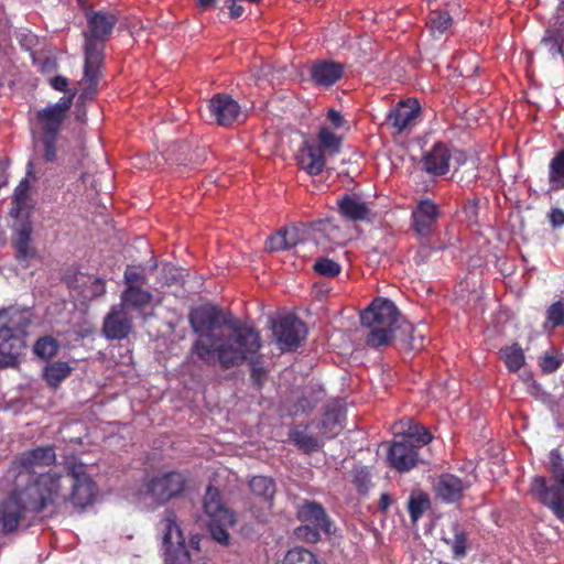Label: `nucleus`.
Wrapping results in <instances>:
<instances>
[{"label": "nucleus", "instance_id": "nucleus-1", "mask_svg": "<svg viewBox=\"0 0 564 564\" xmlns=\"http://www.w3.org/2000/svg\"><path fill=\"white\" fill-rule=\"evenodd\" d=\"M55 460L52 446H39L15 458V487L0 503V525L4 533L15 531L22 521L46 509L57 511L67 503L83 509L93 503L96 490L83 463H67L65 474L50 470L34 475L36 469Z\"/></svg>", "mask_w": 564, "mask_h": 564}, {"label": "nucleus", "instance_id": "nucleus-2", "mask_svg": "<svg viewBox=\"0 0 564 564\" xmlns=\"http://www.w3.org/2000/svg\"><path fill=\"white\" fill-rule=\"evenodd\" d=\"M260 347V335L256 329L232 323L226 324L215 338L210 335L198 338L193 351L206 364L218 362L224 368H230L251 359Z\"/></svg>", "mask_w": 564, "mask_h": 564}, {"label": "nucleus", "instance_id": "nucleus-3", "mask_svg": "<svg viewBox=\"0 0 564 564\" xmlns=\"http://www.w3.org/2000/svg\"><path fill=\"white\" fill-rule=\"evenodd\" d=\"M260 347V335L256 329L232 323L226 324L215 338L210 335L198 338L193 351L206 364L218 362L224 368H230L251 359Z\"/></svg>", "mask_w": 564, "mask_h": 564}, {"label": "nucleus", "instance_id": "nucleus-4", "mask_svg": "<svg viewBox=\"0 0 564 564\" xmlns=\"http://www.w3.org/2000/svg\"><path fill=\"white\" fill-rule=\"evenodd\" d=\"M76 91L64 95L53 105H48L35 112L36 130L43 144V159L52 163L57 158V138L73 105Z\"/></svg>", "mask_w": 564, "mask_h": 564}, {"label": "nucleus", "instance_id": "nucleus-5", "mask_svg": "<svg viewBox=\"0 0 564 564\" xmlns=\"http://www.w3.org/2000/svg\"><path fill=\"white\" fill-rule=\"evenodd\" d=\"M161 539V551L165 564H192L193 557L199 553V538L192 535L187 542L176 518L167 513L158 524Z\"/></svg>", "mask_w": 564, "mask_h": 564}, {"label": "nucleus", "instance_id": "nucleus-6", "mask_svg": "<svg viewBox=\"0 0 564 564\" xmlns=\"http://www.w3.org/2000/svg\"><path fill=\"white\" fill-rule=\"evenodd\" d=\"M361 324L368 328L367 343L379 347L390 343L399 327V312L389 300L377 299L361 314Z\"/></svg>", "mask_w": 564, "mask_h": 564}, {"label": "nucleus", "instance_id": "nucleus-7", "mask_svg": "<svg viewBox=\"0 0 564 564\" xmlns=\"http://www.w3.org/2000/svg\"><path fill=\"white\" fill-rule=\"evenodd\" d=\"M84 36V55L90 62L104 59L105 43L110 39L119 22V13L115 9H100L86 13Z\"/></svg>", "mask_w": 564, "mask_h": 564}, {"label": "nucleus", "instance_id": "nucleus-8", "mask_svg": "<svg viewBox=\"0 0 564 564\" xmlns=\"http://www.w3.org/2000/svg\"><path fill=\"white\" fill-rule=\"evenodd\" d=\"M549 465L555 484L547 486L543 477L536 476L531 481L530 492L564 521V460L556 451L550 453Z\"/></svg>", "mask_w": 564, "mask_h": 564}, {"label": "nucleus", "instance_id": "nucleus-9", "mask_svg": "<svg viewBox=\"0 0 564 564\" xmlns=\"http://www.w3.org/2000/svg\"><path fill=\"white\" fill-rule=\"evenodd\" d=\"M185 485V477L180 471L159 473L147 480L133 494L134 501L144 506L163 505L178 496Z\"/></svg>", "mask_w": 564, "mask_h": 564}, {"label": "nucleus", "instance_id": "nucleus-10", "mask_svg": "<svg viewBox=\"0 0 564 564\" xmlns=\"http://www.w3.org/2000/svg\"><path fill=\"white\" fill-rule=\"evenodd\" d=\"M204 511L208 517V529L212 538L221 545H228V529L237 522L234 511L225 506L218 489L208 486L203 500Z\"/></svg>", "mask_w": 564, "mask_h": 564}, {"label": "nucleus", "instance_id": "nucleus-11", "mask_svg": "<svg viewBox=\"0 0 564 564\" xmlns=\"http://www.w3.org/2000/svg\"><path fill=\"white\" fill-rule=\"evenodd\" d=\"M323 221L305 225H291L276 230L265 239V247H297L299 245H325V227Z\"/></svg>", "mask_w": 564, "mask_h": 564}, {"label": "nucleus", "instance_id": "nucleus-12", "mask_svg": "<svg viewBox=\"0 0 564 564\" xmlns=\"http://www.w3.org/2000/svg\"><path fill=\"white\" fill-rule=\"evenodd\" d=\"M26 317L23 313L14 312L9 322L0 327V364L11 366L24 349L23 336Z\"/></svg>", "mask_w": 564, "mask_h": 564}, {"label": "nucleus", "instance_id": "nucleus-13", "mask_svg": "<svg viewBox=\"0 0 564 564\" xmlns=\"http://www.w3.org/2000/svg\"><path fill=\"white\" fill-rule=\"evenodd\" d=\"M297 516L304 524L297 529L296 534L305 541L315 543L322 533L330 532V523L321 506L306 502L299 508Z\"/></svg>", "mask_w": 564, "mask_h": 564}, {"label": "nucleus", "instance_id": "nucleus-14", "mask_svg": "<svg viewBox=\"0 0 564 564\" xmlns=\"http://www.w3.org/2000/svg\"><path fill=\"white\" fill-rule=\"evenodd\" d=\"M272 332L282 351L294 350L306 336L304 323L292 314L284 315L274 322Z\"/></svg>", "mask_w": 564, "mask_h": 564}, {"label": "nucleus", "instance_id": "nucleus-15", "mask_svg": "<svg viewBox=\"0 0 564 564\" xmlns=\"http://www.w3.org/2000/svg\"><path fill=\"white\" fill-rule=\"evenodd\" d=\"M249 487L253 495L250 506L252 516L260 521H267L275 494L273 480L264 476H256L250 479Z\"/></svg>", "mask_w": 564, "mask_h": 564}, {"label": "nucleus", "instance_id": "nucleus-16", "mask_svg": "<svg viewBox=\"0 0 564 564\" xmlns=\"http://www.w3.org/2000/svg\"><path fill=\"white\" fill-rule=\"evenodd\" d=\"M421 113V105L417 99H403L390 110L387 117V123L393 127L398 133H401L415 127Z\"/></svg>", "mask_w": 564, "mask_h": 564}, {"label": "nucleus", "instance_id": "nucleus-17", "mask_svg": "<svg viewBox=\"0 0 564 564\" xmlns=\"http://www.w3.org/2000/svg\"><path fill=\"white\" fill-rule=\"evenodd\" d=\"M208 110L215 122L221 127H229L241 115L240 105L227 94H216L208 101Z\"/></svg>", "mask_w": 564, "mask_h": 564}, {"label": "nucleus", "instance_id": "nucleus-18", "mask_svg": "<svg viewBox=\"0 0 564 564\" xmlns=\"http://www.w3.org/2000/svg\"><path fill=\"white\" fill-rule=\"evenodd\" d=\"M474 480V476H466L462 479L455 475L445 474L435 481L434 489L437 498L446 502H454L463 496V492L471 486Z\"/></svg>", "mask_w": 564, "mask_h": 564}, {"label": "nucleus", "instance_id": "nucleus-19", "mask_svg": "<svg viewBox=\"0 0 564 564\" xmlns=\"http://www.w3.org/2000/svg\"><path fill=\"white\" fill-rule=\"evenodd\" d=\"M189 321L198 338L204 335L215 338L225 328V325L219 324V313L214 307L195 308L189 315Z\"/></svg>", "mask_w": 564, "mask_h": 564}, {"label": "nucleus", "instance_id": "nucleus-20", "mask_svg": "<svg viewBox=\"0 0 564 564\" xmlns=\"http://www.w3.org/2000/svg\"><path fill=\"white\" fill-rule=\"evenodd\" d=\"M440 217V208L431 199H421L412 210L413 229L420 236H427Z\"/></svg>", "mask_w": 564, "mask_h": 564}, {"label": "nucleus", "instance_id": "nucleus-21", "mask_svg": "<svg viewBox=\"0 0 564 564\" xmlns=\"http://www.w3.org/2000/svg\"><path fill=\"white\" fill-rule=\"evenodd\" d=\"M324 154L317 144L305 140L296 155L297 164L308 175L317 176L324 171L326 165Z\"/></svg>", "mask_w": 564, "mask_h": 564}, {"label": "nucleus", "instance_id": "nucleus-22", "mask_svg": "<svg viewBox=\"0 0 564 564\" xmlns=\"http://www.w3.org/2000/svg\"><path fill=\"white\" fill-rule=\"evenodd\" d=\"M452 154L448 147L442 142L435 143L422 158V170L430 175L442 176L449 171Z\"/></svg>", "mask_w": 564, "mask_h": 564}, {"label": "nucleus", "instance_id": "nucleus-23", "mask_svg": "<svg viewBox=\"0 0 564 564\" xmlns=\"http://www.w3.org/2000/svg\"><path fill=\"white\" fill-rule=\"evenodd\" d=\"M388 460L390 466L399 471L410 470L417 460L416 446L409 440L394 442L389 447Z\"/></svg>", "mask_w": 564, "mask_h": 564}, {"label": "nucleus", "instance_id": "nucleus-24", "mask_svg": "<svg viewBox=\"0 0 564 564\" xmlns=\"http://www.w3.org/2000/svg\"><path fill=\"white\" fill-rule=\"evenodd\" d=\"M66 283L69 288L78 290L86 300H94L106 293L105 282L84 272H75L66 276Z\"/></svg>", "mask_w": 564, "mask_h": 564}, {"label": "nucleus", "instance_id": "nucleus-25", "mask_svg": "<svg viewBox=\"0 0 564 564\" xmlns=\"http://www.w3.org/2000/svg\"><path fill=\"white\" fill-rule=\"evenodd\" d=\"M131 330L129 312L121 306H115L104 322V333L111 339L124 338Z\"/></svg>", "mask_w": 564, "mask_h": 564}, {"label": "nucleus", "instance_id": "nucleus-26", "mask_svg": "<svg viewBox=\"0 0 564 564\" xmlns=\"http://www.w3.org/2000/svg\"><path fill=\"white\" fill-rule=\"evenodd\" d=\"M338 212L343 218L349 221L369 220L371 210L365 202L358 197L345 194L337 200Z\"/></svg>", "mask_w": 564, "mask_h": 564}, {"label": "nucleus", "instance_id": "nucleus-27", "mask_svg": "<svg viewBox=\"0 0 564 564\" xmlns=\"http://www.w3.org/2000/svg\"><path fill=\"white\" fill-rule=\"evenodd\" d=\"M344 74L340 63L319 61L311 67V77L315 84L323 87L333 86Z\"/></svg>", "mask_w": 564, "mask_h": 564}, {"label": "nucleus", "instance_id": "nucleus-28", "mask_svg": "<svg viewBox=\"0 0 564 564\" xmlns=\"http://www.w3.org/2000/svg\"><path fill=\"white\" fill-rule=\"evenodd\" d=\"M119 306L130 313V310L141 313L151 304L152 295L139 286L127 288L121 294Z\"/></svg>", "mask_w": 564, "mask_h": 564}, {"label": "nucleus", "instance_id": "nucleus-29", "mask_svg": "<svg viewBox=\"0 0 564 564\" xmlns=\"http://www.w3.org/2000/svg\"><path fill=\"white\" fill-rule=\"evenodd\" d=\"M102 62L104 59H96L95 62H90L88 57H85L83 82L86 84V86L80 93V99H93L95 97Z\"/></svg>", "mask_w": 564, "mask_h": 564}, {"label": "nucleus", "instance_id": "nucleus-30", "mask_svg": "<svg viewBox=\"0 0 564 564\" xmlns=\"http://www.w3.org/2000/svg\"><path fill=\"white\" fill-rule=\"evenodd\" d=\"M549 184L554 191L564 189V147L555 152L549 163Z\"/></svg>", "mask_w": 564, "mask_h": 564}, {"label": "nucleus", "instance_id": "nucleus-31", "mask_svg": "<svg viewBox=\"0 0 564 564\" xmlns=\"http://www.w3.org/2000/svg\"><path fill=\"white\" fill-rule=\"evenodd\" d=\"M322 435L332 438L343 429V414L338 409H329L321 423Z\"/></svg>", "mask_w": 564, "mask_h": 564}, {"label": "nucleus", "instance_id": "nucleus-32", "mask_svg": "<svg viewBox=\"0 0 564 564\" xmlns=\"http://www.w3.org/2000/svg\"><path fill=\"white\" fill-rule=\"evenodd\" d=\"M317 140L324 153L335 155L341 148V139L332 132L327 127H321L317 133Z\"/></svg>", "mask_w": 564, "mask_h": 564}, {"label": "nucleus", "instance_id": "nucleus-33", "mask_svg": "<svg viewBox=\"0 0 564 564\" xmlns=\"http://www.w3.org/2000/svg\"><path fill=\"white\" fill-rule=\"evenodd\" d=\"M72 372V368L67 362L56 361L47 365L44 368V377L47 383L52 387L58 386Z\"/></svg>", "mask_w": 564, "mask_h": 564}, {"label": "nucleus", "instance_id": "nucleus-34", "mask_svg": "<svg viewBox=\"0 0 564 564\" xmlns=\"http://www.w3.org/2000/svg\"><path fill=\"white\" fill-rule=\"evenodd\" d=\"M500 354L510 371L516 372L524 365V354L518 345L506 347L500 351Z\"/></svg>", "mask_w": 564, "mask_h": 564}, {"label": "nucleus", "instance_id": "nucleus-35", "mask_svg": "<svg viewBox=\"0 0 564 564\" xmlns=\"http://www.w3.org/2000/svg\"><path fill=\"white\" fill-rule=\"evenodd\" d=\"M276 564H319L317 557L310 551L296 547L290 550L283 560Z\"/></svg>", "mask_w": 564, "mask_h": 564}, {"label": "nucleus", "instance_id": "nucleus-36", "mask_svg": "<svg viewBox=\"0 0 564 564\" xmlns=\"http://www.w3.org/2000/svg\"><path fill=\"white\" fill-rule=\"evenodd\" d=\"M429 505L430 502L426 495L422 492L411 495L408 509L413 522H416L422 517L424 511L429 508Z\"/></svg>", "mask_w": 564, "mask_h": 564}, {"label": "nucleus", "instance_id": "nucleus-37", "mask_svg": "<svg viewBox=\"0 0 564 564\" xmlns=\"http://www.w3.org/2000/svg\"><path fill=\"white\" fill-rule=\"evenodd\" d=\"M427 25L435 36L436 32L442 34L449 29L452 25V18L446 11H433L429 17Z\"/></svg>", "mask_w": 564, "mask_h": 564}, {"label": "nucleus", "instance_id": "nucleus-38", "mask_svg": "<svg viewBox=\"0 0 564 564\" xmlns=\"http://www.w3.org/2000/svg\"><path fill=\"white\" fill-rule=\"evenodd\" d=\"M395 433H404L406 436L405 440H414L419 446L425 445L432 440L430 432L425 427L413 424L411 422H409V426L405 431L398 430Z\"/></svg>", "mask_w": 564, "mask_h": 564}, {"label": "nucleus", "instance_id": "nucleus-39", "mask_svg": "<svg viewBox=\"0 0 564 564\" xmlns=\"http://www.w3.org/2000/svg\"><path fill=\"white\" fill-rule=\"evenodd\" d=\"M29 189H30V184L26 178L22 180L20 182V184L17 186V188L14 189V195H13V200H12V204H13L12 213H14L15 215L22 213L23 209L26 207Z\"/></svg>", "mask_w": 564, "mask_h": 564}, {"label": "nucleus", "instance_id": "nucleus-40", "mask_svg": "<svg viewBox=\"0 0 564 564\" xmlns=\"http://www.w3.org/2000/svg\"><path fill=\"white\" fill-rule=\"evenodd\" d=\"M563 43L564 39L561 32H549L547 35L542 39V44L553 57L563 54Z\"/></svg>", "mask_w": 564, "mask_h": 564}, {"label": "nucleus", "instance_id": "nucleus-41", "mask_svg": "<svg viewBox=\"0 0 564 564\" xmlns=\"http://www.w3.org/2000/svg\"><path fill=\"white\" fill-rule=\"evenodd\" d=\"M57 343L51 337H44L36 341L34 345V352L43 358L47 359L53 357L57 352Z\"/></svg>", "mask_w": 564, "mask_h": 564}, {"label": "nucleus", "instance_id": "nucleus-42", "mask_svg": "<svg viewBox=\"0 0 564 564\" xmlns=\"http://www.w3.org/2000/svg\"><path fill=\"white\" fill-rule=\"evenodd\" d=\"M292 438L295 444L304 451H313L319 447V441L304 431H294Z\"/></svg>", "mask_w": 564, "mask_h": 564}, {"label": "nucleus", "instance_id": "nucleus-43", "mask_svg": "<svg viewBox=\"0 0 564 564\" xmlns=\"http://www.w3.org/2000/svg\"><path fill=\"white\" fill-rule=\"evenodd\" d=\"M314 269L324 276H335L340 272V265L327 258L317 260L314 264Z\"/></svg>", "mask_w": 564, "mask_h": 564}, {"label": "nucleus", "instance_id": "nucleus-44", "mask_svg": "<svg viewBox=\"0 0 564 564\" xmlns=\"http://www.w3.org/2000/svg\"><path fill=\"white\" fill-rule=\"evenodd\" d=\"M547 322L553 327L561 325L564 322V307L562 303L553 304L547 311Z\"/></svg>", "mask_w": 564, "mask_h": 564}, {"label": "nucleus", "instance_id": "nucleus-45", "mask_svg": "<svg viewBox=\"0 0 564 564\" xmlns=\"http://www.w3.org/2000/svg\"><path fill=\"white\" fill-rule=\"evenodd\" d=\"M467 540L464 533H458L452 542V550L456 557H463L466 554Z\"/></svg>", "mask_w": 564, "mask_h": 564}, {"label": "nucleus", "instance_id": "nucleus-46", "mask_svg": "<svg viewBox=\"0 0 564 564\" xmlns=\"http://www.w3.org/2000/svg\"><path fill=\"white\" fill-rule=\"evenodd\" d=\"M35 258V249H18L15 254V259L19 262V265L22 269H25L30 265V262Z\"/></svg>", "mask_w": 564, "mask_h": 564}, {"label": "nucleus", "instance_id": "nucleus-47", "mask_svg": "<svg viewBox=\"0 0 564 564\" xmlns=\"http://www.w3.org/2000/svg\"><path fill=\"white\" fill-rule=\"evenodd\" d=\"M32 227L30 224H23L18 230L15 247H28L31 239Z\"/></svg>", "mask_w": 564, "mask_h": 564}, {"label": "nucleus", "instance_id": "nucleus-48", "mask_svg": "<svg viewBox=\"0 0 564 564\" xmlns=\"http://www.w3.org/2000/svg\"><path fill=\"white\" fill-rule=\"evenodd\" d=\"M124 280L128 285L127 288L139 286V283L142 281V275L135 269L128 268L124 272Z\"/></svg>", "mask_w": 564, "mask_h": 564}, {"label": "nucleus", "instance_id": "nucleus-49", "mask_svg": "<svg viewBox=\"0 0 564 564\" xmlns=\"http://www.w3.org/2000/svg\"><path fill=\"white\" fill-rule=\"evenodd\" d=\"M68 79L65 76L56 75L50 79V85L53 89L57 91H63L65 95L67 94Z\"/></svg>", "mask_w": 564, "mask_h": 564}, {"label": "nucleus", "instance_id": "nucleus-50", "mask_svg": "<svg viewBox=\"0 0 564 564\" xmlns=\"http://www.w3.org/2000/svg\"><path fill=\"white\" fill-rule=\"evenodd\" d=\"M550 224L556 228L564 225V210L560 208H552L547 215Z\"/></svg>", "mask_w": 564, "mask_h": 564}, {"label": "nucleus", "instance_id": "nucleus-51", "mask_svg": "<svg viewBox=\"0 0 564 564\" xmlns=\"http://www.w3.org/2000/svg\"><path fill=\"white\" fill-rule=\"evenodd\" d=\"M464 213L470 223L476 221L478 216V202L475 199L468 200L464 206Z\"/></svg>", "mask_w": 564, "mask_h": 564}, {"label": "nucleus", "instance_id": "nucleus-52", "mask_svg": "<svg viewBox=\"0 0 564 564\" xmlns=\"http://www.w3.org/2000/svg\"><path fill=\"white\" fill-rule=\"evenodd\" d=\"M561 361L554 356H545L541 361V367L546 372H552L560 367Z\"/></svg>", "mask_w": 564, "mask_h": 564}, {"label": "nucleus", "instance_id": "nucleus-53", "mask_svg": "<svg viewBox=\"0 0 564 564\" xmlns=\"http://www.w3.org/2000/svg\"><path fill=\"white\" fill-rule=\"evenodd\" d=\"M327 119L335 128H341L345 123L341 113L333 108L327 111Z\"/></svg>", "mask_w": 564, "mask_h": 564}, {"label": "nucleus", "instance_id": "nucleus-54", "mask_svg": "<svg viewBox=\"0 0 564 564\" xmlns=\"http://www.w3.org/2000/svg\"><path fill=\"white\" fill-rule=\"evenodd\" d=\"M56 66H57L56 62L54 59H51L47 57L41 64V72L45 73V72L54 70L56 68Z\"/></svg>", "mask_w": 564, "mask_h": 564}, {"label": "nucleus", "instance_id": "nucleus-55", "mask_svg": "<svg viewBox=\"0 0 564 564\" xmlns=\"http://www.w3.org/2000/svg\"><path fill=\"white\" fill-rule=\"evenodd\" d=\"M77 4L84 15L86 18V13L88 11H95L94 7L88 2V0H76Z\"/></svg>", "mask_w": 564, "mask_h": 564}, {"label": "nucleus", "instance_id": "nucleus-56", "mask_svg": "<svg viewBox=\"0 0 564 564\" xmlns=\"http://www.w3.org/2000/svg\"><path fill=\"white\" fill-rule=\"evenodd\" d=\"M391 505V498L389 495L387 494H383L380 498V502H379V508L382 510V511H386L389 506Z\"/></svg>", "mask_w": 564, "mask_h": 564}, {"label": "nucleus", "instance_id": "nucleus-57", "mask_svg": "<svg viewBox=\"0 0 564 564\" xmlns=\"http://www.w3.org/2000/svg\"><path fill=\"white\" fill-rule=\"evenodd\" d=\"M134 243L142 245V243H148V241H145V239L140 236V237L135 238Z\"/></svg>", "mask_w": 564, "mask_h": 564}, {"label": "nucleus", "instance_id": "nucleus-58", "mask_svg": "<svg viewBox=\"0 0 564 564\" xmlns=\"http://www.w3.org/2000/svg\"><path fill=\"white\" fill-rule=\"evenodd\" d=\"M421 345H422V344H420V345L413 344V347H414V348H420V347H421Z\"/></svg>", "mask_w": 564, "mask_h": 564}]
</instances>
